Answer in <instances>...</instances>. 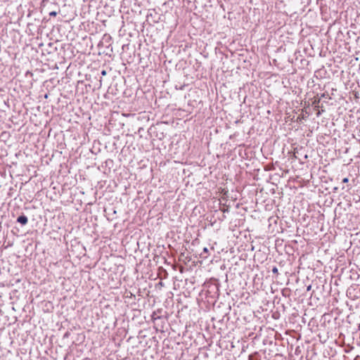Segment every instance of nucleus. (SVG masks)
<instances>
[{"instance_id": "1", "label": "nucleus", "mask_w": 360, "mask_h": 360, "mask_svg": "<svg viewBox=\"0 0 360 360\" xmlns=\"http://www.w3.org/2000/svg\"><path fill=\"white\" fill-rule=\"evenodd\" d=\"M17 221L21 224H22V214H20L17 218Z\"/></svg>"}, {"instance_id": "2", "label": "nucleus", "mask_w": 360, "mask_h": 360, "mask_svg": "<svg viewBox=\"0 0 360 360\" xmlns=\"http://www.w3.org/2000/svg\"><path fill=\"white\" fill-rule=\"evenodd\" d=\"M272 272L274 274H278V269L276 266L274 267L273 269H272Z\"/></svg>"}, {"instance_id": "3", "label": "nucleus", "mask_w": 360, "mask_h": 360, "mask_svg": "<svg viewBox=\"0 0 360 360\" xmlns=\"http://www.w3.org/2000/svg\"><path fill=\"white\" fill-rule=\"evenodd\" d=\"M49 15L51 16H56L57 13L56 11H52L49 13Z\"/></svg>"}, {"instance_id": "4", "label": "nucleus", "mask_w": 360, "mask_h": 360, "mask_svg": "<svg viewBox=\"0 0 360 360\" xmlns=\"http://www.w3.org/2000/svg\"><path fill=\"white\" fill-rule=\"evenodd\" d=\"M319 103V100H318L317 101H316V100H315L314 101L313 104L316 105L315 107H319L318 106Z\"/></svg>"}, {"instance_id": "5", "label": "nucleus", "mask_w": 360, "mask_h": 360, "mask_svg": "<svg viewBox=\"0 0 360 360\" xmlns=\"http://www.w3.org/2000/svg\"><path fill=\"white\" fill-rule=\"evenodd\" d=\"M348 181H349V179H348V178H347V177H346V178H344V179H342V183H347Z\"/></svg>"}, {"instance_id": "6", "label": "nucleus", "mask_w": 360, "mask_h": 360, "mask_svg": "<svg viewBox=\"0 0 360 360\" xmlns=\"http://www.w3.org/2000/svg\"><path fill=\"white\" fill-rule=\"evenodd\" d=\"M27 221V219L24 216V224H25Z\"/></svg>"}, {"instance_id": "7", "label": "nucleus", "mask_w": 360, "mask_h": 360, "mask_svg": "<svg viewBox=\"0 0 360 360\" xmlns=\"http://www.w3.org/2000/svg\"><path fill=\"white\" fill-rule=\"evenodd\" d=\"M203 251H204L205 252H208V249H207V248H205L203 249Z\"/></svg>"}]
</instances>
